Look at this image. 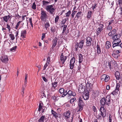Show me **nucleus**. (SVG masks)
<instances>
[{
    "label": "nucleus",
    "instance_id": "obj_1",
    "mask_svg": "<svg viewBox=\"0 0 122 122\" xmlns=\"http://www.w3.org/2000/svg\"><path fill=\"white\" fill-rule=\"evenodd\" d=\"M100 102L101 106L104 107V106H109L111 103V96L109 95L105 97H103L100 100Z\"/></svg>",
    "mask_w": 122,
    "mask_h": 122
},
{
    "label": "nucleus",
    "instance_id": "obj_2",
    "mask_svg": "<svg viewBox=\"0 0 122 122\" xmlns=\"http://www.w3.org/2000/svg\"><path fill=\"white\" fill-rule=\"evenodd\" d=\"M121 37V34H117L112 37V39L113 40L112 42V47H114L119 46L120 43L121 42V40L120 39Z\"/></svg>",
    "mask_w": 122,
    "mask_h": 122
},
{
    "label": "nucleus",
    "instance_id": "obj_3",
    "mask_svg": "<svg viewBox=\"0 0 122 122\" xmlns=\"http://www.w3.org/2000/svg\"><path fill=\"white\" fill-rule=\"evenodd\" d=\"M41 13L40 18L41 21L43 22L46 21L47 19V13L42 8L41 9Z\"/></svg>",
    "mask_w": 122,
    "mask_h": 122
},
{
    "label": "nucleus",
    "instance_id": "obj_4",
    "mask_svg": "<svg viewBox=\"0 0 122 122\" xmlns=\"http://www.w3.org/2000/svg\"><path fill=\"white\" fill-rule=\"evenodd\" d=\"M66 52H64L61 53L59 60V62L61 64L63 65L64 63L67 58L68 56V55L66 54Z\"/></svg>",
    "mask_w": 122,
    "mask_h": 122
},
{
    "label": "nucleus",
    "instance_id": "obj_5",
    "mask_svg": "<svg viewBox=\"0 0 122 122\" xmlns=\"http://www.w3.org/2000/svg\"><path fill=\"white\" fill-rule=\"evenodd\" d=\"M46 11L51 14H55L56 8L53 5H48L46 7Z\"/></svg>",
    "mask_w": 122,
    "mask_h": 122
},
{
    "label": "nucleus",
    "instance_id": "obj_6",
    "mask_svg": "<svg viewBox=\"0 0 122 122\" xmlns=\"http://www.w3.org/2000/svg\"><path fill=\"white\" fill-rule=\"evenodd\" d=\"M82 99V98L81 97H79L78 99L77 102L79 108L78 109L77 112L81 111L83 109V107L84 105V103Z\"/></svg>",
    "mask_w": 122,
    "mask_h": 122
},
{
    "label": "nucleus",
    "instance_id": "obj_7",
    "mask_svg": "<svg viewBox=\"0 0 122 122\" xmlns=\"http://www.w3.org/2000/svg\"><path fill=\"white\" fill-rule=\"evenodd\" d=\"M84 41L83 40H81L80 41L79 43L76 42L75 43V51H77L79 50V48L82 49L84 43Z\"/></svg>",
    "mask_w": 122,
    "mask_h": 122
},
{
    "label": "nucleus",
    "instance_id": "obj_8",
    "mask_svg": "<svg viewBox=\"0 0 122 122\" xmlns=\"http://www.w3.org/2000/svg\"><path fill=\"white\" fill-rule=\"evenodd\" d=\"M67 94L68 95V99H70V96H76V93L74 92H72L71 90H69L67 92V91L66 90L65 92L63 94H62L61 95V97H64L65 96H66Z\"/></svg>",
    "mask_w": 122,
    "mask_h": 122
},
{
    "label": "nucleus",
    "instance_id": "obj_9",
    "mask_svg": "<svg viewBox=\"0 0 122 122\" xmlns=\"http://www.w3.org/2000/svg\"><path fill=\"white\" fill-rule=\"evenodd\" d=\"M57 39L56 38H54L52 40V45L50 49V52H55L54 48L57 44Z\"/></svg>",
    "mask_w": 122,
    "mask_h": 122
},
{
    "label": "nucleus",
    "instance_id": "obj_10",
    "mask_svg": "<svg viewBox=\"0 0 122 122\" xmlns=\"http://www.w3.org/2000/svg\"><path fill=\"white\" fill-rule=\"evenodd\" d=\"M85 85H86V91H90L93 87V85L91 83V82L90 81H89L88 80V81L87 83H84Z\"/></svg>",
    "mask_w": 122,
    "mask_h": 122
},
{
    "label": "nucleus",
    "instance_id": "obj_11",
    "mask_svg": "<svg viewBox=\"0 0 122 122\" xmlns=\"http://www.w3.org/2000/svg\"><path fill=\"white\" fill-rule=\"evenodd\" d=\"M104 107L101 106L100 108V114L103 118H104L106 116V111Z\"/></svg>",
    "mask_w": 122,
    "mask_h": 122
},
{
    "label": "nucleus",
    "instance_id": "obj_12",
    "mask_svg": "<svg viewBox=\"0 0 122 122\" xmlns=\"http://www.w3.org/2000/svg\"><path fill=\"white\" fill-rule=\"evenodd\" d=\"M43 104L42 102H41L39 103L38 111L39 112L42 110V113H43L45 112L47 108L45 107H43Z\"/></svg>",
    "mask_w": 122,
    "mask_h": 122
},
{
    "label": "nucleus",
    "instance_id": "obj_13",
    "mask_svg": "<svg viewBox=\"0 0 122 122\" xmlns=\"http://www.w3.org/2000/svg\"><path fill=\"white\" fill-rule=\"evenodd\" d=\"M104 25L103 23H101L99 25V27L97 29L96 33L97 36H98L101 31L103 30Z\"/></svg>",
    "mask_w": 122,
    "mask_h": 122
},
{
    "label": "nucleus",
    "instance_id": "obj_14",
    "mask_svg": "<svg viewBox=\"0 0 122 122\" xmlns=\"http://www.w3.org/2000/svg\"><path fill=\"white\" fill-rule=\"evenodd\" d=\"M85 84L84 83L81 84L78 87V91L79 92L82 93L84 92L85 90Z\"/></svg>",
    "mask_w": 122,
    "mask_h": 122
},
{
    "label": "nucleus",
    "instance_id": "obj_15",
    "mask_svg": "<svg viewBox=\"0 0 122 122\" xmlns=\"http://www.w3.org/2000/svg\"><path fill=\"white\" fill-rule=\"evenodd\" d=\"M0 59L2 62L5 64L7 63L9 60L7 56L5 55L2 56Z\"/></svg>",
    "mask_w": 122,
    "mask_h": 122
},
{
    "label": "nucleus",
    "instance_id": "obj_16",
    "mask_svg": "<svg viewBox=\"0 0 122 122\" xmlns=\"http://www.w3.org/2000/svg\"><path fill=\"white\" fill-rule=\"evenodd\" d=\"M75 59L74 57H73L71 59L70 62V69H72L74 66L75 62Z\"/></svg>",
    "mask_w": 122,
    "mask_h": 122
},
{
    "label": "nucleus",
    "instance_id": "obj_17",
    "mask_svg": "<svg viewBox=\"0 0 122 122\" xmlns=\"http://www.w3.org/2000/svg\"><path fill=\"white\" fill-rule=\"evenodd\" d=\"M92 39L90 37L88 36L86 38V46H90L92 44Z\"/></svg>",
    "mask_w": 122,
    "mask_h": 122
},
{
    "label": "nucleus",
    "instance_id": "obj_18",
    "mask_svg": "<svg viewBox=\"0 0 122 122\" xmlns=\"http://www.w3.org/2000/svg\"><path fill=\"white\" fill-rule=\"evenodd\" d=\"M12 16V15H8L2 17L1 18L3 20L2 21L3 22L4 21L5 22H7L9 19H10V20Z\"/></svg>",
    "mask_w": 122,
    "mask_h": 122
},
{
    "label": "nucleus",
    "instance_id": "obj_19",
    "mask_svg": "<svg viewBox=\"0 0 122 122\" xmlns=\"http://www.w3.org/2000/svg\"><path fill=\"white\" fill-rule=\"evenodd\" d=\"M89 93L88 91H86L82 95V97L85 100H87L89 97Z\"/></svg>",
    "mask_w": 122,
    "mask_h": 122
},
{
    "label": "nucleus",
    "instance_id": "obj_20",
    "mask_svg": "<svg viewBox=\"0 0 122 122\" xmlns=\"http://www.w3.org/2000/svg\"><path fill=\"white\" fill-rule=\"evenodd\" d=\"M70 112L69 111L64 112L63 114V116L64 118L66 119H67L69 118L70 117Z\"/></svg>",
    "mask_w": 122,
    "mask_h": 122
},
{
    "label": "nucleus",
    "instance_id": "obj_21",
    "mask_svg": "<svg viewBox=\"0 0 122 122\" xmlns=\"http://www.w3.org/2000/svg\"><path fill=\"white\" fill-rule=\"evenodd\" d=\"M117 31L116 29H113L112 30H111L107 33L108 34V36H112L116 34Z\"/></svg>",
    "mask_w": 122,
    "mask_h": 122
},
{
    "label": "nucleus",
    "instance_id": "obj_22",
    "mask_svg": "<svg viewBox=\"0 0 122 122\" xmlns=\"http://www.w3.org/2000/svg\"><path fill=\"white\" fill-rule=\"evenodd\" d=\"M47 120L45 115H42L38 120V122H44L45 121H46Z\"/></svg>",
    "mask_w": 122,
    "mask_h": 122
},
{
    "label": "nucleus",
    "instance_id": "obj_23",
    "mask_svg": "<svg viewBox=\"0 0 122 122\" xmlns=\"http://www.w3.org/2000/svg\"><path fill=\"white\" fill-rule=\"evenodd\" d=\"M119 93L120 92L119 91L115 89L114 90L111 92L109 95L110 96L111 94H112L113 96H115L117 95H118Z\"/></svg>",
    "mask_w": 122,
    "mask_h": 122
},
{
    "label": "nucleus",
    "instance_id": "obj_24",
    "mask_svg": "<svg viewBox=\"0 0 122 122\" xmlns=\"http://www.w3.org/2000/svg\"><path fill=\"white\" fill-rule=\"evenodd\" d=\"M26 34V31L25 30H22L21 33V36L22 38H25Z\"/></svg>",
    "mask_w": 122,
    "mask_h": 122
},
{
    "label": "nucleus",
    "instance_id": "obj_25",
    "mask_svg": "<svg viewBox=\"0 0 122 122\" xmlns=\"http://www.w3.org/2000/svg\"><path fill=\"white\" fill-rule=\"evenodd\" d=\"M81 13L82 12L81 11L78 12L77 13H76L75 18V20H77L79 18L81 17Z\"/></svg>",
    "mask_w": 122,
    "mask_h": 122
},
{
    "label": "nucleus",
    "instance_id": "obj_26",
    "mask_svg": "<svg viewBox=\"0 0 122 122\" xmlns=\"http://www.w3.org/2000/svg\"><path fill=\"white\" fill-rule=\"evenodd\" d=\"M51 112L52 114L53 115V116L55 118L57 119L58 117V114L56 112L54 111L52 109L51 110Z\"/></svg>",
    "mask_w": 122,
    "mask_h": 122
},
{
    "label": "nucleus",
    "instance_id": "obj_27",
    "mask_svg": "<svg viewBox=\"0 0 122 122\" xmlns=\"http://www.w3.org/2000/svg\"><path fill=\"white\" fill-rule=\"evenodd\" d=\"M78 57L79 60V64H80V63H82L83 61V58L82 55L81 54H79L78 55Z\"/></svg>",
    "mask_w": 122,
    "mask_h": 122
},
{
    "label": "nucleus",
    "instance_id": "obj_28",
    "mask_svg": "<svg viewBox=\"0 0 122 122\" xmlns=\"http://www.w3.org/2000/svg\"><path fill=\"white\" fill-rule=\"evenodd\" d=\"M112 27L111 25H107V26L106 32V33H108L109 31L112 30Z\"/></svg>",
    "mask_w": 122,
    "mask_h": 122
},
{
    "label": "nucleus",
    "instance_id": "obj_29",
    "mask_svg": "<svg viewBox=\"0 0 122 122\" xmlns=\"http://www.w3.org/2000/svg\"><path fill=\"white\" fill-rule=\"evenodd\" d=\"M22 21H19L18 22L16 23V24L15 25V27H14V28L16 30H18L20 28V24Z\"/></svg>",
    "mask_w": 122,
    "mask_h": 122
},
{
    "label": "nucleus",
    "instance_id": "obj_30",
    "mask_svg": "<svg viewBox=\"0 0 122 122\" xmlns=\"http://www.w3.org/2000/svg\"><path fill=\"white\" fill-rule=\"evenodd\" d=\"M115 75L117 80H119L120 78V73L119 72L117 71L115 73Z\"/></svg>",
    "mask_w": 122,
    "mask_h": 122
},
{
    "label": "nucleus",
    "instance_id": "obj_31",
    "mask_svg": "<svg viewBox=\"0 0 122 122\" xmlns=\"http://www.w3.org/2000/svg\"><path fill=\"white\" fill-rule=\"evenodd\" d=\"M50 1L49 2L46 1L45 0L42 1V6L43 7H46L47 6V5L49 4L50 3Z\"/></svg>",
    "mask_w": 122,
    "mask_h": 122
},
{
    "label": "nucleus",
    "instance_id": "obj_32",
    "mask_svg": "<svg viewBox=\"0 0 122 122\" xmlns=\"http://www.w3.org/2000/svg\"><path fill=\"white\" fill-rule=\"evenodd\" d=\"M45 22H46V23H45L44 26L46 30H47V29L50 26V25L48 21V20L46 21H46Z\"/></svg>",
    "mask_w": 122,
    "mask_h": 122
},
{
    "label": "nucleus",
    "instance_id": "obj_33",
    "mask_svg": "<svg viewBox=\"0 0 122 122\" xmlns=\"http://www.w3.org/2000/svg\"><path fill=\"white\" fill-rule=\"evenodd\" d=\"M97 52L98 54L99 55L101 53V51L100 48V46L99 45L97 44Z\"/></svg>",
    "mask_w": 122,
    "mask_h": 122
},
{
    "label": "nucleus",
    "instance_id": "obj_34",
    "mask_svg": "<svg viewBox=\"0 0 122 122\" xmlns=\"http://www.w3.org/2000/svg\"><path fill=\"white\" fill-rule=\"evenodd\" d=\"M106 69L107 70H111L112 69L111 63V62H109L108 65H106Z\"/></svg>",
    "mask_w": 122,
    "mask_h": 122
},
{
    "label": "nucleus",
    "instance_id": "obj_35",
    "mask_svg": "<svg viewBox=\"0 0 122 122\" xmlns=\"http://www.w3.org/2000/svg\"><path fill=\"white\" fill-rule=\"evenodd\" d=\"M92 11H88L87 15V17L88 19H90L92 17Z\"/></svg>",
    "mask_w": 122,
    "mask_h": 122
},
{
    "label": "nucleus",
    "instance_id": "obj_36",
    "mask_svg": "<svg viewBox=\"0 0 122 122\" xmlns=\"http://www.w3.org/2000/svg\"><path fill=\"white\" fill-rule=\"evenodd\" d=\"M111 46V43L109 41H107L106 44V48L107 49H109Z\"/></svg>",
    "mask_w": 122,
    "mask_h": 122
},
{
    "label": "nucleus",
    "instance_id": "obj_37",
    "mask_svg": "<svg viewBox=\"0 0 122 122\" xmlns=\"http://www.w3.org/2000/svg\"><path fill=\"white\" fill-rule=\"evenodd\" d=\"M112 55L113 57L117 59L120 56V54H117L115 53H112Z\"/></svg>",
    "mask_w": 122,
    "mask_h": 122
},
{
    "label": "nucleus",
    "instance_id": "obj_38",
    "mask_svg": "<svg viewBox=\"0 0 122 122\" xmlns=\"http://www.w3.org/2000/svg\"><path fill=\"white\" fill-rule=\"evenodd\" d=\"M9 36L12 41L14 40L15 39V36L12 33L10 34H9Z\"/></svg>",
    "mask_w": 122,
    "mask_h": 122
},
{
    "label": "nucleus",
    "instance_id": "obj_39",
    "mask_svg": "<svg viewBox=\"0 0 122 122\" xmlns=\"http://www.w3.org/2000/svg\"><path fill=\"white\" fill-rule=\"evenodd\" d=\"M57 84L56 82H53L52 83V88L54 89L57 86Z\"/></svg>",
    "mask_w": 122,
    "mask_h": 122
},
{
    "label": "nucleus",
    "instance_id": "obj_40",
    "mask_svg": "<svg viewBox=\"0 0 122 122\" xmlns=\"http://www.w3.org/2000/svg\"><path fill=\"white\" fill-rule=\"evenodd\" d=\"M110 78L109 76L108 75H106L104 81L106 82H107L109 80Z\"/></svg>",
    "mask_w": 122,
    "mask_h": 122
},
{
    "label": "nucleus",
    "instance_id": "obj_41",
    "mask_svg": "<svg viewBox=\"0 0 122 122\" xmlns=\"http://www.w3.org/2000/svg\"><path fill=\"white\" fill-rule=\"evenodd\" d=\"M51 98L55 102L57 101L58 99V97L55 96L54 95L52 96L51 97Z\"/></svg>",
    "mask_w": 122,
    "mask_h": 122
},
{
    "label": "nucleus",
    "instance_id": "obj_42",
    "mask_svg": "<svg viewBox=\"0 0 122 122\" xmlns=\"http://www.w3.org/2000/svg\"><path fill=\"white\" fill-rule=\"evenodd\" d=\"M67 27V25H63V31L62 32V34H64V33L65 32V31L66 30Z\"/></svg>",
    "mask_w": 122,
    "mask_h": 122
},
{
    "label": "nucleus",
    "instance_id": "obj_43",
    "mask_svg": "<svg viewBox=\"0 0 122 122\" xmlns=\"http://www.w3.org/2000/svg\"><path fill=\"white\" fill-rule=\"evenodd\" d=\"M36 5L35 2L33 3L32 5L31 6L33 10H35L36 8Z\"/></svg>",
    "mask_w": 122,
    "mask_h": 122
},
{
    "label": "nucleus",
    "instance_id": "obj_44",
    "mask_svg": "<svg viewBox=\"0 0 122 122\" xmlns=\"http://www.w3.org/2000/svg\"><path fill=\"white\" fill-rule=\"evenodd\" d=\"M51 31L52 32H54L56 31L55 27L53 26H51Z\"/></svg>",
    "mask_w": 122,
    "mask_h": 122
},
{
    "label": "nucleus",
    "instance_id": "obj_45",
    "mask_svg": "<svg viewBox=\"0 0 122 122\" xmlns=\"http://www.w3.org/2000/svg\"><path fill=\"white\" fill-rule=\"evenodd\" d=\"M65 92L64 89L63 88H61L59 90V93L61 94L63 93V94H64Z\"/></svg>",
    "mask_w": 122,
    "mask_h": 122
},
{
    "label": "nucleus",
    "instance_id": "obj_46",
    "mask_svg": "<svg viewBox=\"0 0 122 122\" xmlns=\"http://www.w3.org/2000/svg\"><path fill=\"white\" fill-rule=\"evenodd\" d=\"M27 19H29V20H28V22H29L31 26V27H33V24L32 22V19L31 18H28Z\"/></svg>",
    "mask_w": 122,
    "mask_h": 122
},
{
    "label": "nucleus",
    "instance_id": "obj_47",
    "mask_svg": "<svg viewBox=\"0 0 122 122\" xmlns=\"http://www.w3.org/2000/svg\"><path fill=\"white\" fill-rule=\"evenodd\" d=\"M120 87V85L118 83H117L115 89L119 91V88Z\"/></svg>",
    "mask_w": 122,
    "mask_h": 122
},
{
    "label": "nucleus",
    "instance_id": "obj_48",
    "mask_svg": "<svg viewBox=\"0 0 122 122\" xmlns=\"http://www.w3.org/2000/svg\"><path fill=\"white\" fill-rule=\"evenodd\" d=\"M59 16L58 15H57L55 18V23L56 24L57 23L58 20L59 19Z\"/></svg>",
    "mask_w": 122,
    "mask_h": 122
},
{
    "label": "nucleus",
    "instance_id": "obj_49",
    "mask_svg": "<svg viewBox=\"0 0 122 122\" xmlns=\"http://www.w3.org/2000/svg\"><path fill=\"white\" fill-rule=\"evenodd\" d=\"M71 13V11L69 10L66 13V16L67 17H69Z\"/></svg>",
    "mask_w": 122,
    "mask_h": 122
},
{
    "label": "nucleus",
    "instance_id": "obj_50",
    "mask_svg": "<svg viewBox=\"0 0 122 122\" xmlns=\"http://www.w3.org/2000/svg\"><path fill=\"white\" fill-rule=\"evenodd\" d=\"M6 28L8 30V31L9 32H10V31L11 29V28L10 27V25H9L8 24H7V25H6Z\"/></svg>",
    "mask_w": 122,
    "mask_h": 122
},
{
    "label": "nucleus",
    "instance_id": "obj_51",
    "mask_svg": "<svg viewBox=\"0 0 122 122\" xmlns=\"http://www.w3.org/2000/svg\"><path fill=\"white\" fill-rule=\"evenodd\" d=\"M106 74H104L102 75L101 76V80H102V81H104V80L105 79Z\"/></svg>",
    "mask_w": 122,
    "mask_h": 122
},
{
    "label": "nucleus",
    "instance_id": "obj_52",
    "mask_svg": "<svg viewBox=\"0 0 122 122\" xmlns=\"http://www.w3.org/2000/svg\"><path fill=\"white\" fill-rule=\"evenodd\" d=\"M76 100V98L75 97L72 98L70 100V102L71 103H72Z\"/></svg>",
    "mask_w": 122,
    "mask_h": 122
},
{
    "label": "nucleus",
    "instance_id": "obj_53",
    "mask_svg": "<svg viewBox=\"0 0 122 122\" xmlns=\"http://www.w3.org/2000/svg\"><path fill=\"white\" fill-rule=\"evenodd\" d=\"M49 64L46 62L43 66V70H45L46 69V67Z\"/></svg>",
    "mask_w": 122,
    "mask_h": 122
},
{
    "label": "nucleus",
    "instance_id": "obj_54",
    "mask_svg": "<svg viewBox=\"0 0 122 122\" xmlns=\"http://www.w3.org/2000/svg\"><path fill=\"white\" fill-rule=\"evenodd\" d=\"M121 52V51L120 50H115L114 51V53L117 54H119V53H120Z\"/></svg>",
    "mask_w": 122,
    "mask_h": 122
},
{
    "label": "nucleus",
    "instance_id": "obj_55",
    "mask_svg": "<svg viewBox=\"0 0 122 122\" xmlns=\"http://www.w3.org/2000/svg\"><path fill=\"white\" fill-rule=\"evenodd\" d=\"M76 12V11H72V13L71 15L72 18H73L74 17V15Z\"/></svg>",
    "mask_w": 122,
    "mask_h": 122
},
{
    "label": "nucleus",
    "instance_id": "obj_56",
    "mask_svg": "<svg viewBox=\"0 0 122 122\" xmlns=\"http://www.w3.org/2000/svg\"><path fill=\"white\" fill-rule=\"evenodd\" d=\"M50 58L49 56H48L47 57L46 63L50 64Z\"/></svg>",
    "mask_w": 122,
    "mask_h": 122
},
{
    "label": "nucleus",
    "instance_id": "obj_57",
    "mask_svg": "<svg viewBox=\"0 0 122 122\" xmlns=\"http://www.w3.org/2000/svg\"><path fill=\"white\" fill-rule=\"evenodd\" d=\"M17 46H15V47H13L12 48H11L10 49V51H15V49L17 48Z\"/></svg>",
    "mask_w": 122,
    "mask_h": 122
},
{
    "label": "nucleus",
    "instance_id": "obj_58",
    "mask_svg": "<svg viewBox=\"0 0 122 122\" xmlns=\"http://www.w3.org/2000/svg\"><path fill=\"white\" fill-rule=\"evenodd\" d=\"M96 117L98 119H102V117L101 116V114H99Z\"/></svg>",
    "mask_w": 122,
    "mask_h": 122
},
{
    "label": "nucleus",
    "instance_id": "obj_59",
    "mask_svg": "<svg viewBox=\"0 0 122 122\" xmlns=\"http://www.w3.org/2000/svg\"><path fill=\"white\" fill-rule=\"evenodd\" d=\"M97 7V5L96 4H95L93 5L92 7L91 8H92L93 10L95 8Z\"/></svg>",
    "mask_w": 122,
    "mask_h": 122
},
{
    "label": "nucleus",
    "instance_id": "obj_60",
    "mask_svg": "<svg viewBox=\"0 0 122 122\" xmlns=\"http://www.w3.org/2000/svg\"><path fill=\"white\" fill-rule=\"evenodd\" d=\"M113 20H111L109 21H108L107 22H108V25H111V24L113 23Z\"/></svg>",
    "mask_w": 122,
    "mask_h": 122
},
{
    "label": "nucleus",
    "instance_id": "obj_61",
    "mask_svg": "<svg viewBox=\"0 0 122 122\" xmlns=\"http://www.w3.org/2000/svg\"><path fill=\"white\" fill-rule=\"evenodd\" d=\"M46 33H43L42 34V36L41 38V40H43V39L45 38V35H46Z\"/></svg>",
    "mask_w": 122,
    "mask_h": 122
},
{
    "label": "nucleus",
    "instance_id": "obj_62",
    "mask_svg": "<svg viewBox=\"0 0 122 122\" xmlns=\"http://www.w3.org/2000/svg\"><path fill=\"white\" fill-rule=\"evenodd\" d=\"M109 122H112V117L111 115L110 114L109 115Z\"/></svg>",
    "mask_w": 122,
    "mask_h": 122
},
{
    "label": "nucleus",
    "instance_id": "obj_63",
    "mask_svg": "<svg viewBox=\"0 0 122 122\" xmlns=\"http://www.w3.org/2000/svg\"><path fill=\"white\" fill-rule=\"evenodd\" d=\"M92 110L94 112H95L96 111V108L95 106H93L92 107Z\"/></svg>",
    "mask_w": 122,
    "mask_h": 122
},
{
    "label": "nucleus",
    "instance_id": "obj_64",
    "mask_svg": "<svg viewBox=\"0 0 122 122\" xmlns=\"http://www.w3.org/2000/svg\"><path fill=\"white\" fill-rule=\"evenodd\" d=\"M42 78L43 80L45 82H47L48 81V80L45 76H43Z\"/></svg>",
    "mask_w": 122,
    "mask_h": 122
}]
</instances>
